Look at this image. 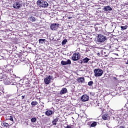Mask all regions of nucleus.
Here are the masks:
<instances>
[{
	"instance_id": "nucleus-1",
	"label": "nucleus",
	"mask_w": 128,
	"mask_h": 128,
	"mask_svg": "<svg viewBox=\"0 0 128 128\" xmlns=\"http://www.w3.org/2000/svg\"><path fill=\"white\" fill-rule=\"evenodd\" d=\"M37 4L40 8H46L48 6V3L46 1L44 0H38L37 1Z\"/></svg>"
},
{
	"instance_id": "nucleus-2",
	"label": "nucleus",
	"mask_w": 128,
	"mask_h": 128,
	"mask_svg": "<svg viewBox=\"0 0 128 128\" xmlns=\"http://www.w3.org/2000/svg\"><path fill=\"white\" fill-rule=\"evenodd\" d=\"M107 40L108 37L104 35L100 34L98 36L97 41L98 42H104Z\"/></svg>"
},
{
	"instance_id": "nucleus-3",
	"label": "nucleus",
	"mask_w": 128,
	"mask_h": 128,
	"mask_svg": "<svg viewBox=\"0 0 128 128\" xmlns=\"http://www.w3.org/2000/svg\"><path fill=\"white\" fill-rule=\"evenodd\" d=\"M94 76L96 77L102 76L104 71L100 68H96L94 70Z\"/></svg>"
},
{
	"instance_id": "nucleus-4",
	"label": "nucleus",
	"mask_w": 128,
	"mask_h": 128,
	"mask_svg": "<svg viewBox=\"0 0 128 128\" xmlns=\"http://www.w3.org/2000/svg\"><path fill=\"white\" fill-rule=\"evenodd\" d=\"M80 58V53H75L73 54V56L72 57V59L74 62L78 60Z\"/></svg>"
},
{
	"instance_id": "nucleus-5",
	"label": "nucleus",
	"mask_w": 128,
	"mask_h": 128,
	"mask_svg": "<svg viewBox=\"0 0 128 128\" xmlns=\"http://www.w3.org/2000/svg\"><path fill=\"white\" fill-rule=\"evenodd\" d=\"M50 28L52 30H56L60 28V24H52L50 25Z\"/></svg>"
},
{
	"instance_id": "nucleus-6",
	"label": "nucleus",
	"mask_w": 128,
	"mask_h": 128,
	"mask_svg": "<svg viewBox=\"0 0 128 128\" xmlns=\"http://www.w3.org/2000/svg\"><path fill=\"white\" fill-rule=\"evenodd\" d=\"M22 6L20 2H15L13 4V8H14L15 10H18L22 8Z\"/></svg>"
},
{
	"instance_id": "nucleus-7",
	"label": "nucleus",
	"mask_w": 128,
	"mask_h": 128,
	"mask_svg": "<svg viewBox=\"0 0 128 128\" xmlns=\"http://www.w3.org/2000/svg\"><path fill=\"white\" fill-rule=\"evenodd\" d=\"M52 78V76H49L44 78V82L46 84H50V80Z\"/></svg>"
},
{
	"instance_id": "nucleus-8",
	"label": "nucleus",
	"mask_w": 128,
	"mask_h": 128,
	"mask_svg": "<svg viewBox=\"0 0 128 128\" xmlns=\"http://www.w3.org/2000/svg\"><path fill=\"white\" fill-rule=\"evenodd\" d=\"M61 64L62 66H68V64H72V61L70 59H68L66 61L62 60Z\"/></svg>"
},
{
	"instance_id": "nucleus-9",
	"label": "nucleus",
	"mask_w": 128,
	"mask_h": 128,
	"mask_svg": "<svg viewBox=\"0 0 128 128\" xmlns=\"http://www.w3.org/2000/svg\"><path fill=\"white\" fill-rule=\"evenodd\" d=\"M89 99L90 97L86 94H84L81 97V100L82 102H88V100Z\"/></svg>"
},
{
	"instance_id": "nucleus-10",
	"label": "nucleus",
	"mask_w": 128,
	"mask_h": 128,
	"mask_svg": "<svg viewBox=\"0 0 128 128\" xmlns=\"http://www.w3.org/2000/svg\"><path fill=\"white\" fill-rule=\"evenodd\" d=\"M90 58H85L84 59H83L82 60H80L79 62H80V64H88V62L90 61Z\"/></svg>"
},
{
	"instance_id": "nucleus-11",
	"label": "nucleus",
	"mask_w": 128,
	"mask_h": 128,
	"mask_svg": "<svg viewBox=\"0 0 128 128\" xmlns=\"http://www.w3.org/2000/svg\"><path fill=\"white\" fill-rule=\"evenodd\" d=\"M110 114H104L102 118L104 120H110V116H112L110 113H109Z\"/></svg>"
},
{
	"instance_id": "nucleus-12",
	"label": "nucleus",
	"mask_w": 128,
	"mask_h": 128,
	"mask_svg": "<svg viewBox=\"0 0 128 128\" xmlns=\"http://www.w3.org/2000/svg\"><path fill=\"white\" fill-rule=\"evenodd\" d=\"M4 84H12V86H16L18 84V83L16 82H14L13 83L10 82L8 80H6L4 81Z\"/></svg>"
},
{
	"instance_id": "nucleus-13",
	"label": "nucleus",
	"mask_w": 128,
	"mask_h": 128,
	"mask_svg": "<svg viewBox=\"0 0 128 128\" xmlns=\"http://www.w3.org/2000/svg\"><path fill=\"white\" fill-rule=\"evenodd\" d=\"M77 81L80 84H82V82H84V77H78L77 78Z\"/></svg>"
},
{
	"instance_id": "nucleus-14",
	"label": "nucleus",
	"mask_w": 128,
	"mask_h": 128,
	"mask_svg": "<svg viewBox=\"0 0 128 128\" xmlns=\"http://www.w3.org/2000/svg\"><path fill=\"white\" fill-rule=\"evenodd\" d=\"M68 92V90L66 88H62L61 90L60 91V94L62 96V94H64Z\"/></svg>"
},
{
	"instance_id": "nucleus-15",
	"label": "nucleus",
	"mask_w": 128,
	"mask_h": 128,
	"mask_svg": "<svg viewBox=\"0 0 128 128\" xmlns=\"http://www.w3.org/2000/svg\"><path fill=\"white\" fill-rule=\"evenodd\" d=\"M104 12H112V8L110 6H106L104 8Z\"/></svg>"
},
{
	"instance_id": "nucleus-16",
	"label": "nucleus",
	"mask_w": 128,
	"mask_h": 128,
	"mask_svg": "<svg viewBox=\"0 0 128 128\" xmlns=\"http://www.w3.org/2000/svg\"><path fill=\"white\" fill-rule=\"evenodd\" d=\"M120 124H121L120 126H118L116 127H115V128H126V123H124V122H120Z\"/></svg>"
},
{
	"instance_id": "nucleus-17",
	"label": "nucleus",
	"mask_w": 128,
	"mask_h": 128,
	"mask_svg": "<svg viewBox=\"0 0 128 128\" xmlns=\"http://www.w3.org/2000/svg\"><path fill=\"white\" fill-rule=\"evenodd\" d=\"M52 112H54L52 110H48L45 112L46 116H52Z\"/></svg>"
},
{
	"instance_id": "nucleus-18",
	"label": "nucleus",
	"mask_w": 128,
	"mask_h": 128,
	"mask_svg": "<svg viewBox=\"0 0 128 128\" xmlns=\"http://www.w3.org/2000/svg\"><path fill=\"white\" fill-rule=\"evenodd\" d=\"M28 20H30V22H34L36 20V19L32 16H31L28 18Z\"/></svg>"
},
{
	"instance_id": "nucleus-19",
	"label": "nucleus",
	"mask_w": 128,
	"mask_h": 128,
	"mask_svg": "<svg viewBox=\"0 0 128 128\" xmlns=\"http://www.w3.org/2000/svg\"><path fill=\"white\" fill-rule=\"evenodd\" d=\"M58 122V118H56L55 119H54L53 120V121L52 122V124L54 126H56V122Z\"/></svg>"
},
{
	"instance_id": "nucleus-20",
	"label": "nucleus",
	"mask_w": 128,
	"mask_h": 128,
	"mask_svg": "<svg viewBox=\"0 0 128 128\" xmlns=\"http://www.w3.org/2000/svg\"><path fill=\"white\" fill-rule=\"evenodd\" d=\"M46 42V39H40L39 40V44H42Z\"/></svg>"
},
{
	"instance_id": "nucleus-21",
	"label": "nucleus",
	"mask_w": 128,
	"mask_h": 128,
	"mask_svg": "<svg viewBox=\"0 0 128 128\" xmlns=\"http://www.w3.org/2000/svg\"><path fill=\"white\" fill-rule=\"evenodd\" d=\"M96 126V122H94L92 123L90 125V128H94V126Z\"/></svg>"
},
{
	"instance_id": "nucleus-22",
	"label": "nucleus",
	"mask_w": 128,
	"mask_h": 128,
	"mask_svg": "<svg viewBox=\"0 0 128 128\" xmlns=\"http://www.w3.org/2000/svg\"><path fill=\"white\" fill-rule=\"evenodd\" d=\"M120 28L122 30H126V28H128V26H121Z\"/></svg>"
},
{
	"instance_id": "nucleus-23",
	"label": "nucleus",
	"mask_w": 128,
	"mask_h": 128,
	"mask_svg": "<svg viewBox=\"0 0 128 128\" xmlns=\"http://www.w3.org/2000/svg\"><path fill=\"white\" fill-rule=\"evenodd\" d=\"M66 42H68V40L66 39H65V40H63L62 42V46H64V44H66Z\"/></svg>"
},
{
	"instance_id": "nucleus-24",
	"label": "nucleus",
	"mask_w": 128,
	"mask_h": 128,
	"mask_svg": "<svg viewBox=\"0 0 128 128\" xmlns=\"http://www.w3.org/2000/svg\"><path fill=\"white\" fill-rule=\"evenodd\" d=\"M32 122H36V118H32L31 119Z\"/></svg>"
},
{
	"instance_id": "nucleus-25",
	"label": "nucleus",
	"mask_w": 128,
	"mask_h": 128,
	"mask_svg": "<svg viewBox=\"0 0 128 128\" xmlns=\"http://www.w3.org/2000/svg\"><path fill=\"white\" fill-rule=\"evenodd\" d=\"M31 104L32 106H36V104H38V102L33 101L31 102Z\"/></svg>"
},
{
	"instance_id": "nucleus-26",
	"label": "nucleus",
	"mask_w": 128,
	"mask_h": 128,
	"mask_svg": "<svg viewBox=\"0 0 128 128\" xmlns=\"http://www.w3.org/2000/svg\"><path fill=\"white\" fill-rule=\"evenodd\" d=\"M92 84H94V82L92 81H90L88 82V86H92Z\"/></svg>"
},
{
	"instance_id": "nucleus-27",
	"label": "nucleus",
	"mask_w": 128,
	"mask_h": 128,
	"mask_svg": "<svg viewBox=\"0 0 128 128\" xmlns=\"http://www.w3.org/2000/svg\"><path fill=\"white\" fill-rule=\"evenodd\" d=\"M4 126H6V128H8V124L6 122H4Z\"/></svg>"
},
{
	"instance_id": "nucleus-28",
	"label": "nucleus",
	"mask_w": 128,
	"mask_h": 128,
	"mask_svg": "<svg viewBox=\"0 0 128 128\" xmlns=\"http://www.w3.org/2000/svg\"><path fill=\"white\" fill-rule=\"evenodd\" d=\"M9 120H12H12H14V118H12V116H10L9 117Z\"/></svg>"
},
{
	"instance_id": "nucleus-29",
	"label": "nucleus",
	"mask_w": 128,
	"mask_h": 128,
	"mask_svg": "<svg viewBox=\"0 0 128 128\" xmlns=\"http://www.w3.org/2000/svg\"><path fill=\"white\" fill-rule=\"evenodd\" d=\"M66 128H70L71 127H70V126H68Z\"/></svg>"
},
{
	"instance_id": "nucleus-30",
	"label": "nucleus",
	"mask_w": 128,
	"mask_h": 128,
	"mask_svg": "<svg viewBox=\"0 0 128 128\" xmlns=\"http://www.w3.org/2000/svg\"><path fill=\"white\" fill-rule=\"evenodd\" d=\"M12 68H10V69H9V70H8V72H12Z\"/></svg>"
},
{
	"instance_id": "nucleus-31",
	"label": "nucleus",
	"mask_w": 128,
	"mask_h": 128,
	"mask_svg": "<svg viewBox=\"0 0 128 128\" xmlns=\"http://www.w3.org/2000/svg\"><path fill=\"white\" fill-rule=\"evenodd\" d=\"M22 100H24V96H22Z\"/></svg>"
},
{
	"instance_id": "nucleus-32",
	"label": "nucleus",
	"mask_w": 128,
	"mask_h": 128,
	"mask_svg": "<svg viewBox=\"0 0 128 128\" xmlns=\"http://www.w3.org/2000/svg\"><path fill=\"white\" fill-rule=\"evenodd\" d=\"M97 56H100V52H98V53L97 54Z\"/></svg>"
},
{
	"instance_id": "nucleus-33",
	"label": "nucleus",
	"mask_w": 128,
	"mask_h": 128,
	"mask_svg": "<svg viewBox=\"0 0 128 128\" xmlns=\"http://www.w3.org/2000/svg\"><path fill=\"white\" fill-rule=\"evenodd\" d=\"M126 64H128V60H127V62Z\"/></svg>"
},
{
	"instance_id": "nucleus-34",
	"label": "nucleus",
	"mask_w": 128,
	"mask_h": 128,
	"mask_svg": "<svg viewBox=\"0 0 128 128\" xmlns=\"http://www.w3.org/2000/svg\"><path fill=\"white\" fill-rule=\"evenodd\" d=\"M105 56H108V55H105Z\"/></svg>"
},
{
	"instance_id": "nucleus-35",
	"label": "nucleus",
	"mask_w": 128,
	"mask_h": 128,
	"mask_svg": "<svg viewBox=\"0 0 128 128\" xmlns=\"http://www.w3.org/2000/svg\"><path fill=\"white\" fill-rule=\"evenodd\" d=\"M26 76H28V75H26Z\"/></svg>"
},
{
	"instance_id": "nucleus-36",
	"label": "nucleus",
	"mask_w": 128,
	"mask_h": 128,
	"mask_svg": "<svg viewBox=\"0 0 128 128\" xmlns=\"http://www.w3.org/2000/svg\"><path fill=\"white\" fill-rule=\"evenodd\" d=\"M114 78L115 80H116V78Z\"/></svg>"
},
{
	"instance_id": "nucleus-37",
	"label": "nucleus",
	"mask_w": 128,
	"mask_h": 128,
	"mask_svg": "<svg viewBox=\"0 0 128 128\" xmlns=\"http://www.w3.org/2000/svg\"><path fill=\"white\" fill-rule=\"evenodd\" d=\"M14 76H16V75H14Z\"/></svg>"
},
{
	"instance_id": "nucleus-38",
	"label": "nucleus",
	"mask_w": 128,
	"mask_h": 128,
	"mask_svg": "<svg viewBox=\"0 0 128 128\" xmlns=\"http://www.w3.org/2000/svg\"><path fill=\"white\" fill-rule=\"evenodd\" d=\"M42 106H44V105Z\"/></svg>"
},
{
	"instance_id": "nucleus-39",
	"label": "nucleus",
	"mask_w": 128,
	"mask_h": 128,
	"mask_svg": "<svg viewBox=\"0 0 128 128\" xmlns=\"http://www.w3.org/2000/svg\"><path fill=\"white\" fill-rule=\"evenodd\" d=\"M69 18H70V17Z\"/></svg>"
}]
</instances>
